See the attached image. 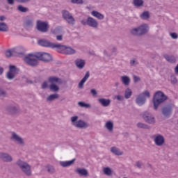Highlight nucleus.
Returning <instances> with one entry per match:
<instances>
[{"label": "nucleus", "instance_id": "f257e3e1", "mask_svg": "<svg viewBox=\"0 0 178 178\" xmlns=\"http://www.w3.org/2000/svg\"><path fill=\"white\" fill-rule=\"evenodd\" d=\"M24 60L29 66H37L38 65V60L49 62V60H52V57L48 53L30 54L24 57Z\"/></svg>", "mask_w": 178, "mask_h": 178}, {"label": "nucleus", "instance_id": "f03ea898", "mask_svg": "<svg viewBox=\"0 0 178 178\" xmlns=\"http://www.w3.org/2000/svg\"><path fill=\"white\" fill-rule=\"evenodd\" d=\"M167 99L168 97L163 94L162 91L156 92L153 98L154 108L155 111L158 109V106H159L161 104H163V102H165Z\"/></svg>", "mask_w": 178, "mask_h": 178}, {"label": "nucleus", "instance_id": "7ed1b4c3", "mask_svg": "<svg viewBox=\"0 0 178 178\" xmlns=\"http://www.w3.org/2000/svg\"><path fill=\"white\" fill-rule=\"evenodd\" d=\"M149 30V26H148V24H143L136 28H133L131 30V33L133 35H143V34H147Z\"/></svg>", "mask_w": 178, "mask_h": 178}, {"label": "nucleus", "instance_id": "20e7f679", "mask_svg": "<svg viewBox=\"0 0 178 178\" xmlns=\"http://www.w3.org/2000/svg\"><path fill=\"white\" fill-rule=\"evenodd\" d=\"M71 123L72 126L77 129H87L88 127V123L81 120H79V116L77 115L71 117Z\"/></svg>", "mask_w": 178, "mask_h": 178}, {"label": "nucleus", "instance_id": "39448f33", "mask_svg": "<svg viewBox=\"0 0 178 178\" xmlns=\"http://www.w3.org/2000/svg\"><path fill=\"white\" fill-rule=\"evenodd\" d=\"M57 45L56 51L60 54H64L65 55H74L76 54L74 49L70 47H66L60 44H57Z\"/></svg>", "mask_w": 178, "mask_h": 178}, {"label": "nucleus", "instance_id": "423d86ee", "mask_svg": "<svg viewBox=\"0 0 178 178\" xmlns=\"http://www.w3.org/2000/svg\"><path fill=\"white\" fill-rule=\"evenodd\" d=\"M150 96L151 95L149 94V91L145 90L136 97V102L137 105H138L139 106H143V105L145 104L147 98H149Z\"/></svg>", "mask_w": 178, "mask_h": 178}, {"label": "nucleus", "instance_id": "0eeeda50", "mask_svg": "<svg viewBox=\"0 0 178 178\" xmlns=\"http://www.w3.org/2000/svg\"><path fill=\"white\" fill-rule=\"evenodd\" d=\"M17 164L18 166H19L20 169H22V172H24L25 175L27 176H30L31 175V167L27 163L19 160L17 162Z\"/></svg>", "mask_w": 178, "mask_h": 178}, {"label": "nucleus", "instance_id": "6e6552de", "mask_svg": "<svg viewBox=\"0 0 178 178\" xmlns=\"http://www.w3.org/2000/svg\"><path fill=\"white\" fill-rule=\"evenodd\" d=\"M81 24L83 26H89V27H92V29H97L98 27V22L91 17L83 19Z\"/></svg>", "mask_w": 178, "mask_h": 178}, {"label": "nucleus", "instance_id": "1a4fd4ad", "mask_svg": "<svg viewBox=\"0 0 178 178\" xmlns=\"http://www.w3.org/2000/svg\"><path fill=\"white\" fill-rule=\"evenodd\" d=\"M143 119L146 122V123H148L149 124H155L156 120L155 117L151 114L149 112H145L142 115Z\"/></svg>", "mask_w": 178, "mask_h": 178}, {"label": "nucleus", "instance_id": "9d476101", "mask_svg": "<svg viewBox=\"0 0 178 178\" xmlns=\"http://www.w3.org/2000/svg\"><path fill=\"white\" fill-rule=\"evenodd\" d=\"M154 142L157 147H162L163 144H165V137L163 136L156 134L154 136H153Z\"/></svg>", "mask_w": 178, "mask_h": 178}, {"label": "nucleus", "instance_id": "9b49d317", "mask_svg": "<svg viewBox=\"0 0 178 178\" xmlns=\"http://www.w3.org/2000/svg\"><path fill=\"white\" fill-rule=\"evenodd\" d=\"M17 72H19V69L16 67L15 65H10L9 67V71L7 73V78L8 80H12L15 79V76L16 74H17Z\"/></svg>", "mask_w": 178, "mask_h": 178}, {"label": "nucleus", "instance_id": "f8f14e48", "mask_svg": "<svg viewBox=\"0 0 178 178\" xmlns=\"http://www.w3.org/2000/svg\"><path fill=\"white\" fill-rule=\"evenodd\" d=\"M49 28L48 22L40 20L37 22V29L39 31H41L42 33H47Z\"/></svg>", "mask_w": 178, "mask_h": 178}, {"label": "nucleus", "instance_id": "ddd939ff", "mask_svg": "<svg viewBox=\"0 0 178 178\" xmlns=\"http://www.w3.org/2000/svg\"><path fill=\"white\" fill-rule=\"evenodd\" d=\"M62 15L63 19H65V20H66V22H67L69 24H74V18L73 17L72 14L69 13V11L63 10L62 11Z\"/></svg>", "mask_w": 178, "mask_h": 178}, {"label": "nucleus", "instance_id": "4468645a", "mask_svg": "<svg viewBox=\"0 0 178 178\" xmlns=\"http://www.w3.org/2000/svg\"><path fill=\"white\" fill-rule=\"evenodd\" d=\"M10 140L12 141H15L19 145H24V139L20 137V136L17 135L15 132H12L10 136Z\"/></svg>", "mask_w": 178, "mask_h": 178}, {"label": "nucleus", "instance_id": "2eb2a0df", "mask_svg": "<svg viewBox=\"0 0 178 178\" xmlns=\"http://www.w3.org/2000/svg\"><path fill=\"white\" fill-rule=\"evenodd\" d=\"M39 45H41V47H46L47 48H57L58 44L56 43H52L48 40H38Z\"/></svg>", "mask_w": 178, "mask_h": 178}, {"label": "nucleus", "instance_id": "dca6fc26", "mask_svg": "<svg viewBox=\"0 0 178 178\" xmlns=\"http://www.w3.org/2000/svg\"><path fill=\"white\" fill-rule=\"evenodd\" d=\"M173 106H174L172 104H170L163 108L162 113L163 115H164V116H165V118H169V116L172 115V112L173 111Z\"/></svg>", "mask_w": 178, "mask_h": 178}, {"label": "nucleus", "instance_id": "f3484780", "mask_svg": "<svg viewBox=\"0 0 178 178\" xmlns=\"http://www.w3.org/2000/svg\"><path fill=\"white\" fill-rule=\"evenodd\" d=\"M0 159L4 162H12L13 161L12 156L8 153H0Z\"/></svg>", "mask_w": 178, "mask_h": 178}, {"label": "nucleus", "instance_id": "a211bd4d", "mask_svg": "<svg viewBox=\"0 0 178 178\" xmlns=\"http://www.w3.org/2000/svg\"><path fill=\"white\" fill-rule=\"evenodd\" d=\"M49 81L51 84H62V79L56 76L49 77Z\"/></svg>", "mask_w": 178, "mask_h": 178}, {"label": "nucleus", "instance_id": "6ab92c4d", "mask_svg": "<svg viewBox=\"0 0 178 178\" xmlns=\"http://www.w3.org/2000/svg\"><path fill=\"white\" fill-rule=\"evenodd\" d=\"M98 102L104 107L109 106V105H111V99H109L100 98L98 99Z\"/></svg>", "mask_w": 178, "mask_h": 178}, {"label": "nucleus", "instance_id": "aec40b11", "mask_svg": "<svg viewBox=\"0 0 178 178\" xmlns=\"http://www.w3.org/2000/svg\"><path fill=\"white\" fill-rule=\"evenodd\" d=\"M75 65L78 69H83L86 66V60L78 58L75 60Z\"/></svg>", "mask_w": 178, "mask_h": 178}, {"label": "nucleus", "instance_id": "412c9836", "mask_svg": "<svg viewBox=\"0 0 178 178\" xmlns=\"http://www.w3.org/2000/svg\"><path fill=\"white\" fill-rule=\"evenodd\" d=\"M90 14L93 17H96V19H98L99 20H103L105 17L101 13L95 10L92 11Z\"/></svg>", "mask_w": 178, "mask_h": 178}, {"label": "nucleus", "instance_id": "4be33fe9", "mask_svg": "<svg viewBox=\"0 0 178 178\" xmlns=\"http://www.w3.org/2000/svg\"><path fill=\"white\" fill-rule=\"evenodd\" d=\"M74 161H76V159H74L71 161H60V165L63 166V168H67L69 166H72V165L74 163Z\"/></svg>", "mask_w": 178, "mask_h": 178}, {"label": "nucleus", "instance_id": "5701e85b", "mask_svg": "<svg viewBox=\"0 0 178 178\" xmlns=\"http://www.w3.org/2000/svg\"><path fill=\"white\" fill-rule=\"evenodd\" d=\"M90 77V73L86 72V75L83 76V78L81 80V81L79 83V88H83V86H84V83L88 80V78Z\"/></svg>", "mask_w": 178, "mask_h": 178}, {"label": "nucleus", "instance_id": "b1692460", "mask_svg": "<svg viewBox=\"0 0 178 178\" xmlns=\"http://www.w3.org/2000/svg\"><path fill=\"white\" fill-rule=\"evenodd\" d=\"M13 53L14 56H19V55H23V51H22V47L13 48Z\"/></svg>", "mask_w": 178, "mask_h": 178}, {"label": "nucleus", "instance_id": "393cba45", "mask_svg": "<svg viewBox=\"0 0 178 178\" xmlns=\"http://www.w3.org/2000/svg\"><path fill=\"white\" fill-rule=\"evenodd\" d=\"M59 98V95L58 93H54L49 95L47 97V101L49 102H52V101H55V99H58Z\"/></svg>", "mask_w": 178, "mask_h": 178}, {"label": "nucleus", "instance_id": "a878e982", "mask_svg": "<svg viewBox=\"0 0 178 178\" xmlns=\"http://www.w3.org/2000/svg\"><path fill=\"white\" fill-rule=\"evenodd\" d=\"M111 152L113 154H114V155H118V156L123 155V152L120 151V149H119V148L116 147H112L111 148Z\"/></svg>", "mask_w": 178, "mask_h": 178}, {"label": "nucleus", "instance_id": "bb28decb", "mask_svg": "<svg viewBox=\"0 0 178 178\" xmlns=\"http://www.w3.org/2000/svg\"><path fill=\"white\" fill-rule=\"evenodd\" d=\"M120 79L124 86H129V84H130V77L128 76H122Z\"/></svg>", "mask_w": 178, "mask_h": 178}, {"label": "nucleus", "instance_id": "cd10ccee", "mask_svg": "<svg viewBox=\"0 0 178 178\" xmlns=\"http://www.w3.org/2000/svg\"><path fill=\"white\" fill-rule=\"evenodd\" d=\"M105 127L108 131H113V122L107 121L105 124Z\"/></svg>", "mask_w": 178, "mask_h": 178}, {"label": "nucleus", "instance_id": "c85d7f7f", "mask_svg": "<svg viewBox=\"0 0 178 178\" xmlns=\"http://www.w3.org/2000/svg\"><path fill=\"white\" fill-rule=\"evenodd\" d=\"M131 95H133V91L131 90V89L127 88L124 91V98L126 99H129V98H130Z\"/></svg>", "mask_w": 178, "mask_h": 178}, {"label": "nucleus", "instance_id": "c756f323", "mask_svg": "<svg viewBox=\"0 0 178 178\" xmlns=\"http://www.w3.org/2000/svg\"><path fill=\"white\" fill-rule=\"evenodd\" d=\"M49 90L50 91H53V92H58V91H59V86L55 83H51L49 86Z\"/></svg>", "mask_w": 178, "mask_h": 178}, {"label": "nucleus", "instance_id": "7c9ffc66", "mask_svg": "<svg viewBox=\"0 0 178 178\" xmlns=\"http://www.w3.org/2000/svg\"><path fill=\"white\" fill-rule=\"evenodd\" d=\"M76 172L81 176H87V175H88V172L86 169L79 168V169L76 170Z\"/></svg>", "mask_w": 178, "mask_h": 178}, {"label": "nucleus", "instance_id": "2f4dec72", "mask_svg": "<svg viewBox=\"0 0 178 178\" xmlns=\"http://www.w3.org/2000/svg\"><path fill=\"white\" fill-rule=\"evenodd\" d=\"M7 112H8V113H11V114H15V113H17V108L15 107V106H10L7 108Z\"/></svg>", "mask_w": 178, "mask_h": 178}, {"label": "nucleus", "instance_id": "473e14b6", "mask_svg": "<svg viewBox=\"0 0 178 178\" xmlns=\"http://www.w3.org/2000/svg\"><path fill=\"white\" fill-rule=\"evenodd\" d=\"M164 58L168 62H170L171 63H173L176 60L175 56H173L165 55Z\"/></svg>", "mask_w": 178, "mask_h": 178}, {"label": "nucleus", "instance_id": "72a5a7b5", "mask_svg": "<svg viewBox=\"0 0 178 178\" xmlns=\"http://www.w3.org/2000/svg\"><path fill=\"white\" fill-rule=\"evenodd\" d=\"M144 1L143 0H134V5L137 8H140V6H143Z\"/></svg>", "mask_w": 178, "mask_h": 178}, {"label": "nucleus", "instance_id": "f704fd0d", "mask_svg": "<svg viewBox=\"0 0 178 178\" xmlns=\"http://www.w3.org/2000/svg\"><path fill=\"white\" fill-rule=\"evenodd\" d=\"M141 19L143 20H147V19L149 18V13L148 11H145L140 15Z\"/></svg>", "mask_w": 178, "mask_h": 178}, {"label": "nucleus", "instance_id": "c9c22d12", "mask_svg": "<svg viewBox=\"0 0 178 178\" xmlns=\"http://www.w3.org/2000/svg\"><path fill=\"white\" fill-rule=\"evenodd\" d=\"M0 31H8V25L3 22L0 23Z\"/></svg>", "mask_w": 178, "mask_h": 178}, {"label": "nucleus", "instance_id": "e433bc0d", "mask_svg": "<svg viewBox=\"0 0 178 178\" xmlns=\"http://www.w3.org/2000/svg\"><path fill=\"white\" fill-rule=\"evenodd\" d=\"M5 55L7 58H10V56H15L13 55V49L6 51Z\"/></svg>", "mask_w": 178, "mask_h": 178}, {"label": "nucleus", "instance_id": "4c0bfd02", "mask_svg": "<svg viewBox=\"0 0 178 178\" xmlns=\"http://www.w3.org/2000/svg\"><path fill=\"white\" fill-rule=\"evenodd\" d=\"M17 10L19 12H22V13H25L26 12H27L29 10V8H26V7H24L22 5H19V6H17Z\"/></svg>", "mask_w": 178, "mask_h": 178}, {"label": "nucleus", "instance_id": "58836bf2", "mask_svg": "<svg viewBox=\"0 0 178 178\" xmlns=\"http://www.w3.org/2000/svg\"><path fill=\"white\" fill-rule=\"evenodd\" d=\"M103 172L104 175H106L107 176H111V175H112V170L108 167L104 168Z\"/></svg>", "mask_w": 178, "mask_h": 178}, {"label": "nucleus", "instance_id": "ea45409f", "mask_svg": "<svg viewBox=\"0 0 178 178\" xmlns=\"http://www.w3.org/2000/svg\"><path fill=\"white\" fill-rule=\"evenodd\" d=\"M78 105H79V106H81V108H90L91 106L90 104H87L83 102H79L78 103Z\"/></svg>", "mask_w": 178, "mask_h": 178}, {"label": "nucleus", "instance_id": "a19ab883", "mask_svg": "<svg viewBox=\"0 0 178 178\" xmlns=\"http://www.w3.org/2000/svg\"><path fill=\"white\" fill-rule=\"evenodd\" d=\"M33 24H34V21H33V19H28L25 22V26H26V27H32Z\"/></svg>", "mask_w": 178, "mask_h": 178}, {"label": "nucleus", "instance_id": "79ce46f5", "mask_svg": "<svg viewBox=\"0 0 178 178\" xmlns=\"http://www.w3.org/2000/svg\"><path fill=\"white\" fill-rule=\"evenodd\" d=\"M47 171L49 173H54L55 172V169L54 168V166L52 165H49L47 168Z\"/></svg>", "mask_w": 178, "mask_h": 178}, {"label": "nucleus", "instance_id": "37998d69", "mask_svg": "<svg viewBox=\"0 0 178 178\" xmlns=\"http://www.w3.org/2000/svg\"><path fill=\"white\" fill-rule=\"evenodd\" d=\"M170 81L172 84H176V83H177V79L175 75L170 76Z\"/></svg>", "mask_w": 178, "mask_h": 178}, {"label": "nucleus", "instance_id": "c03bdc74", "mask_svg": "<svg viewBox=\"0 0 178 178\" xmlns=\"http://www.w3.org/2000/svg\"><path fill=\"white\" fill-rule=\"evenodd\" d=\"M138 127L140 129H147V124L144 123L139 122L137 124Z\"/></svg>", "mask_w": 178, "mask_h": 178}, {"label": "nucleus", "instance_id": "a18cd8bd", "mask_svg": "<svg viewBox=\"0 0 178 178\" xmlns=\"http://www.w3.org/2000/svg\"><path fill=\"white\" fill-rule=\"evenodd\" d=\"M72 3L81 4L83 3V0H71Z\"/></svg>", "mask_w": 178, "mask_h": 178}, {"label": "nucleus", "instance_id": "49530a36", "mask_svg": "<svg viewBox=\"0 0 178 178\" xmlns=\"http://www.w3.org/2000/svg\"><path fill=\"white\" fill-rule=\"evenodd\" d=\"M115 99H117L118 101H123V99H124V97L120 95H118L117 96H115Z\"/></svg>", "mask_w": 178, "mask_h": 178}, {"label": "nucleus", "instance_id": "de8ad7c7", "mask_svg": "<svg viewBox=\"0 0 178 178\" xmlns=\"http://www.w3.org/2000/svg\"><path fill=\"white\" fill-rule=\"evenodd\" d=\"M171 38H173L174 40H176L177 38H178V35H177V33H171L170 34Z\"/></svg>", "mask_w": 178, "mask_h": 178}, {"label": "nucleus", "instance_id": "09e8293b", "mask_svg": "<svg viewBox=\"0 0 178 178\" xmlns=\"http://www.w3.org/2000/svg\"><path fill=\"white\" fill-rule=\"evenodd\" d=\"M138 62L135 59H133V60H130L131 66H134V65H138Z\"/></svg>", "mask_w": 178, "mask_h": 178}, {"label": "nucleus", "instance_id": "8fccbe9b", "mask_svg": "<svg viewBox=\"0 0 178 178\" xmlns=\"http://www.w3.org/2000/svg\"><path fill=\"white\" fill-rule=\"evenodd\" d=\"M42 88H43V90H45V88H48V82L47 81L43 82V83L42 84Z\"/></svg>", "mask_w": 178, "mask_h": 178}, {"label": "nucleus", "instance_id": "3c124183", "mask_svg": "<svg viewBox=\"0 0 178 178\" xmlns=\"http://www.w3.org/2000/svg\"><path fill=\"white\" fill-rule=\"evenodd\" d=\"M90 93L92 94V95H93V97H97V90L95 89H92L90 90Z\"/></svg>", "mask_w": 178, "mask_h": 178}, {"label": "nucleus", "instance_id": "603ef678", "mask_svg": "<svg viewBox=\"0 0 178 178\" xmlns=\"http://www.w3.org/2000/svg\"><path fill=\"white\" fill-rule=\"evenodd\" d=\"M134 81L135 83H137L138 81H140V77H138V76L134 75Z\"/></svg>", "mask_w": 178, "mask_h": 178}, {"label": "nucleus", "instance_id": "864d4df0", "mask_svg": "<svg viewBox=\"0 0 178 178\" xmlns=\"http://www.w3.org/2000/svg\"><path fill=\"white\" fill-rule=\"evenodd\" d=\"M6 92L3 91V90L0 88V97H5Z\"/></svg>", "mask_w": 178, "mask_h": 178}, {"label": "nucleus", "instance_id": "5fc2aeb1", "mask_svg": "<svg viewBox=\"0 0 178 178\" xmlns=\"http://www.w3.org/2000/svg\"><path fill=\"white\" fill-rule=\"evenodd\" d=\"M17 2H20V3H26V2H29L30 0H16Z\"/></svg>", "mask_w": 178, "mask_h": 178}, {"label": "nucleus", "instance_id": "6e6d98bb", "mask_svg": "<svg viewBox=\"0 0 178 178\" xmlns=\"http://www.w3.org/2000/svg\"><path fill=\"white\" fill-rule=\"evenodd\" d=\"M58 31H59V29H58V28H56L54 30L51 31V33L53 34H58Z\"/></svg>", "mask_w": 178, "mask_h": 178}, {"label": "nucleus", "instance_id": "4d7b16f0", "mask_svg": "<svg viewBox=\"0 0 178 178\" xmlns=\"http://www.w3.org/2000/svg\"><path fill=\"white\" fill-rule=\"evenodd\" d=\"M62 38H63V37H62L61 35H58L56 36V40L57 41H62Z\"/></svg>", "mask_w": 178, "mask_h": 178}, {"label": "nucleus", "instance_id": "13d9d810", "mask_svg": "<svg viewBox=\"0 0 178 178\" xmlns=\"http://www.w3.org/2000/svg\"><path fill=\"white\" fill-rule=\"evenodd\" d=\"M9 5H13L15 3V0H7Z\"/></svg>", "mask_w": 178, "mask_h": 178}, {"label": "nucleus", "instance_id": "bf43d9fd", "mask_svg": "<svg viewBox=\"0 0 178 178\" xmlns=\"http://www.w3.org/2000/svg\"><path fill=\"white\" fill-rule=\"evenodd\" d=\"M136 166L138 168H141V166H143V163H141L140 161L136 162Z\"/></svg>", "mask_w": 178, "mask_h": 178}, {"label": "nucleus", "instance_id": "052dcab7", "mask_svg": "<svg viewBox=\"0 0 178 178\" xmlns=\"http://www.w3.org/2000/svg\"><path fill=\"white\" fill-rule=\"evenodd\" d=\"M5 19H6L5 17V16H0V22H3V20H5Z\"/></svg>", "mask_w": 178, "mask_h": 178}, {"label": "nucleus", "instance_id": "680f3d73", "mask_svg": "<svg viewBox=\"0 0 178 178\" xmlns=\"http://www.w3.org/2000/svg\"><path fill=\"white\" fill-rule=\"evenodd\" d=\"M3 67H0V76H1V74H3Z\"/></svg>", "mask_w": 178, "mask_h": 178}, {"label": "nucleus", "instance_id": "e2e57ef3", "mask_svg": "<svg viewBox=\"0 0 178 178\" xmlns=\"http://www.w3.org/2000/svg\"><path fill=\"white\" fill-rule=\"evenodd\" d=\"M115 87H118L119 86V82H115Z\"/></svg>", "mask_w": 178, "mask_h": 178}]
</instances>
